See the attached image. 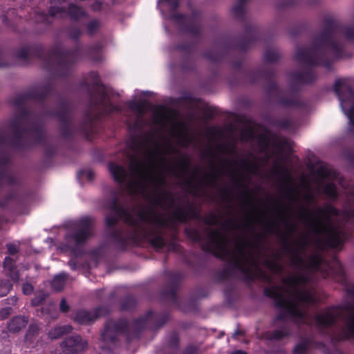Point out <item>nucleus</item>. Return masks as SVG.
<instances>
[{
	"instance_id": "obj_62",
	"label": "nucleus",
	"mask_w": 354,
	"mask_h": 354,
	"mask_svg": "<svg viewBox=\"0 0 354 354\" xmlns=\"http://www.w3.org/2000/svg\"><path fill=\"white\" fill-rule=\"evenodd\" d=\"M231 12L234 17L242 19L245 16V5L236 3L232 8Z\"/></svg>"
},
{
	"instance_id": "obj_24",
	"label": "nucleus",
	"mask_w": 354,
	"mask_h": 354,
	"mask_svg": "<svg viewBox=\"0 0 354 354\" xmlns=\"http://www.w3.org/2000/svg\"><path fill=\"white\" fill-rule=\"evenodd\" d=\"M6 146H9L8 137L3 133H0V189L3 185V180L6 178L9 173L6 170V166L10 162V156L5 149Z\"/></svg>"
},
{
	"instance_id": "obj_54",
	"label": "nucleus",
	"mask_w": 354,
	"mask_h": 354,
	"mask_svg": "<svg viewBox=\"0 0 354 354\" xmlns=\"http://www.w3.org/2000/svg\"><path fill=\"white\" fill-rule=\"evenodd\" d=\"M203 57L214 63H218L223 60L222 53L214 49L205 51Z\"/></svg>"
},
{
	"instance_id": "obj_10",
	"label": "nucleus",
	"mask_w": 354,
	"mask_h": 354,
	"mask_svg": "<svg viewBox=\"0 0 354 354\" xmlns=\"http://www.w3.org/2000/svg\"><path fill=\"white\" fill-rule=\"evenodd\" d=\"M46 114L55 117L59 120V131L63 138L69 139L72 138L73 129L71 124L73 115L71 104L69 101L64 99L60 100L57 109L48 111Z\"/></svg>"
},
{
	"instance_id": "obj_26",
	"label": "nucleus",
	"mask_w": 354,
	"mask_h": 354,
	"mask_svg": "<svg viewBox=\"0 0 354 354\" xmlns=\"http://www.w3.org/2000/svg\"><path fill=\"white\" fill-rule=\"evenodd\" d=\"M277 308L280 310H286V312L291 318H298L299 319H303L305 317L304 313L301 310L298 304L286 298H285L283 300L277 301Z\"/></svg>"
},
{
	"instance_id": "obj_61",
	"label": "nucleus",
	"mask_w": 354,
	"mask_h": 354,
	"mask_svg": "<svg viewBox=\"0 0 354 354\" xmlns=\"http://www.w3.org/2000/svg\"><path fill=\"white\" fill-rule=\"evenodd\" d=\"M337 344H337L336 345H333L335 346V349L333 351H331L329 348L326 346L325 343H324L323 342H315L316 347L322 349L323 353L324 354H344V353L341 350L336 348Z\"/></svg>"
},
{
	"instance_id": "obj_17",
	"label": "nucleus",
	"mask_w": 354,
	"mask_h": 354,
	"mask_svg": "<svg viewBox=\"0 0 354 354\" xmlns=\"http://www.w3.org/2000/svg\"><path fill=\"white\" fill-rule=\"evenodd\" d=\"M244 30L245 35L240 37L235 44V47L242 51L248 50L257 41L260 40L262 36L259 28L257 26L245 24Z\"/></svg>"
},
{
	"instance_id": "obj_19",
	"label": "nucleus",
	"mask_w": 354,
	"mask_h": 354,
	"mask_svg": "<svg viewBox=\"0 0 354 354\" xmlns=\"http://www.w3.org/2000/svg\"><path fill=\"white\" fill-rule=\"evenodd\" d=\"M59 347L60 351H55L53 354H77L86 349L87 342L80 335H75L66 338L60 344Z\"/></svg>"
},
{
	"instance_id": "obj_7",
	"label": "nucleus",
	"mask_w": 354,
	"mask_h": 354,
	"mask_svg": "<svg viewBox=\"0 0 354 354\" xmlns=\"http://www.w3.org/2000/svg\"><path fill=\"white\" fill-rule=\"evenodd\" d=\"M165 5L171 12L169 20L178 26L181 32L188 33L194 37L201 35V12L197 9L192 10L190 15L176 12L181 0H163Z\"/></svg>"
},
{
	"instance_id": "obj_4",
	"label": "nucleus",
	"mask_w": 354,
	"mask_h": 354,
	"mask_svg": "<svg viewBox=\"0 0 354 354\" xmlns=\"http://www.w3.org/2000/svg\"><path fill=\"white\" fill-rule=\"evenodd\" d=\"M169 319V315L167 313H154L149 310L144 316L133 320L132 330H130L129 323L127 319H109L104 324L101 339L104 342L115 344L118 342L120 335H124L127 343H130L135 339H139L143 330H158Z\"/></svg>"
},
{
	"instance_id": "obj_38",
	"label": "nucleus",
	"mask_w": 354,
	"mask_h": 354,
	"mask_svg": "<svg viewBox=\"0 0 354 354\" xmlns=\"http://www.w3.org/2000/svg\"><path fill=\"white\" fill-rule=\"evenodd\" d=\"M171 217L175 224L176 223H187L188 222L187 207L178 206L172 212Z\"/></svg>"
},
{
	"instance_id": "obj_39",
	"label": "nucleus",
	"mask_w": 354,
	"mask_h": 354,
	"mask_svg": "<svg viewBox=\"0 0 354 354\" xmlns=\"http://www.w3.org/2000/svg\"><path fill=\"white\" fill-rule=\"evenodd\" d=\"M282 290L281 286H274L273 288L266 287L263 290V295L274 300V306L277 308V301L283 300L286 297L280 292Z\"/></svg>"
},
{
	"instance_id": "obj_50",
	"label": "nucleus",
	"mask_w": 354,
	"mask_h": 354,
	"mask_svg": "<svg viewBox=\"0 0 354 354\" xmlns=\"http://www.w3.org/2000/svg\"><path fill=\"white\" fill-rule=\"evenodd\" d=\"M310 344V339L307 338L302 339L295 346L292 351L293 354H307Z\"/></svg>"
},
{
	"instance_id": "obj_30",
	"label": "nucleus",
	"mask_w": 354,
	"mask_h": 354,
	"mask_svg": "<svg viewBox=\"0 0 354 354\" xmlns=\"http://www.w3.org/2000/svg\"><path fill=\"white\" fill-rule=\"evenodd\" d=\"M326 19H330L331 20H333L334 21V23L336 25V27H335V29L334 33H333V39L339 45L340 47H342L341 45L335 39V32H337V31L342 30V32L344 35V37H345L347 41H351V42H354V28L353 27H352V26H345L343 28H341V26H340V24H339V22L335 21L332 17H326L323 20V28H322V29H324V28L325 20ZM322 30H322L319 32H321ZM341 49H342V56L340 57H339V59H340V58H342L343 57V49H342V48H341ZM337 59H338V58Z\"/></svg>"
},
{
	"instance_id": "obj_32",
	"label": "nucleus",
	"mask_w": 354,
	"mask_h": 354,
	"mask_svg": "<svg viewBox=\"0 0 354 354\" xmlns=\"http://www.w3.org/2000/svg\"><path fill=\"white\" fill-rule=\"evenodd\" d=\"M109 237L115 242V248L120 250H126L129 243V237L126 235L122 230H114L109 234Z\"/></svg>"
},
{
	"instance_id": "obj_28",
	"label": "nucleus",
	"mask_w": 354,
	"mask_h": 354,
	"mask_svg": "<svg viewBox=\"0 0 354 354\" xmlns=\"http://www.w3.org/2000/svg\"><path fill=\"white\" fill-rule=\"evenodd\" d=\"M180 339L176 331H172L166 338L162 354H178Z\"/></svg>"
},
{
	"instance_id": "obj_27",
	"label": "nucleus",
	"mask_w": 354,
	"mask_h": 354,
	"mask_svg": "<svg viewBox=\"0 0 354 354\" xmlns=\"http://www.w3.org/2000/svg\"><path fill=\"white\" fill-rule=\"evenodd\" d=\"M91 236L84 231L75 229L66 235L65 240L66 243L72 246V252H75L77 246L84 245Z\"/></svg>"
},
{
	"instance_id": "obj_41",
	"label": "nucleus",
	"mask_w": 354,
	"mask_h": 354,
	"mask_svg": "<svg viewBox=\"0 0 354 354\" xmlns=\"http://www.w3.org/2000/svg\"><path fill=\"white\" fill-rule=\"evenodd\" d=\"M102 45L100 43H96L88 46L86 49V55L94 61H100L102 59Z\"/></svg>"
},
{
	"instance_id": "obj_11",
	"label": "nucleus",
	"mask_w": 354,
	"mask_h": 354,
	"mask_svg": "<svg viewBox=\"0 0 354 354\" xmlns=\"http://www.w3.org/2000/svg\"><path fill=\"white\" fill-rule=\"evenodd\" d=\"M138 234H141L144 238H148L150 245L157 251L162 250L167 246L169 252H178L181 246L176 241H171L167 243L164 235L156 230L147 232L142 227L139 230Z\"/></svg>"
},
{
	"instance_id": "obj_29",
	"label": "nucleus",
	"mask_w": 354,
	"mask_h": 354,
	"mask_svg": "<svg viewBox=\"0 0 354 354\" xmlns=\"http://www.w3.org/2000/svg\"><path fill=\"white\" fill-rule=\"evenodd\" d=\"M11 203H14L16 206L24 205L26 203V196L12 191L3 198L0 199V207L6 208Z\"/></svg>"
},
{
	"instance_id": "obj_42",
	"label": "nucleus",
	"mask_w": 354,
	"mask_h": 354,
	"mask_svg": "<svg viewBox=\"0 0 354 354\" xmlns=\"http://www.w3.org/2000/svg\"><path fill=\"white\" fill-rule=\"evenodd\" d=\"M72 329L73 328L71 325L55 326L49 331L48 336L53 339H58L62 335L71 333Z\"/></svg>"
},
{
	"instance_id": "obj_18",
	"label": "nucleus",
	"mask_w": 354,
	"mask_h": 354,
	"mask_svg": "<svg viewBox=\"0 0 354 354\" xmlns=\"http://www.w3.org/2000/svg\"><path fill=\"white\" fill-rule=\"evenodd\" d=\"M109 208L116 214V216L120 217V218H124L125 222L133 227L135 234L138 236V232L141 229L142 226L133 219L128 209L120 203V200L115 194H113V197L109 201Z\"/></svg>"
},
{
	"instance_id": "obj_47",
	"label": "nucleus",
	"mask_w": 354,
	"mask_h": 354,
	"mask_svg": "<svg viewBox=\"0 0 354 354\" xmlns=\"http://www.w3.org/2000/svg\"><path fill=\"white\" fill-rule=\"evenodd\" d=\"M322 192L330 200L336 201L338 199L337 189L333 183H326L322 187Z\"/></svg>"
},
{
	"instance_id": "obj_59",
	"label": "nucleus",
	"mask_w": 354,
	"mask_h": 354,
	"mask_svg": "<svg viewBox=\"0 0 354 354\" xmlns=\"http://www.w3.org/2000/svg\"><path fill=\"white\" fill-rule=\"evenodd\" d=\"M218 179V176L217 175V171L215 169L214 166L212 165V173L210 174H207L203 177V180L207 185L214 186Z\"/></svg>"
},
{
	"instance_id": "obj_37",
	"label": "nucleus",
	"mask_w": 354,
	"mask_h": 354,
	"mask_svg": "<svg viewBox=\"0 0 354 354\" xmlns=\"http://www.w3.org/2000/svg\"><path fill=\"white\" fill-rule=\"evenodd\" d=\"M317 212L319 215L323 216L324 219V221L323 222L326 224H330V221L331 216H338L339 214L338 209L330 204H326L323 208L318 207Z\"/></svg>"
},
{
	"instance_id": "obj_43",
	"label": "nucleus",
	"mask_w": 354,
	"mask_h": 354,
	"mask_svg": "<svg viewBox=\"0 0 354 354\" xmlns=\"http://www.w3.org/2000/svg\"><path fill=\"white\" fill-rule=\"evenodd\" d=\"M308 281L309 277L306 274L293 276L291 277L285 278L282 280L283 283L288 286L306 284Z\"/></svg>"
},
{
	"instance_id": "obj_34",
	"label": "nucleus",
	"mask_w": 354,
	"mask_h": 354,
	"mask_svg": "<svg viewBox=\"0 0 354 354\" xmlns=\"http://www.w3.org/2000/svg\"><path fill=\"white\" fill-rule=\"evenodd\" d=\"M3 268L6 274L14 282H18L19 280V272L16 266V261L10 257H5L3 260Z\"/></svg>"
},
{
	"instance_id": "obj_9",
	"label": "nucleus",
	"mask_w": 354,
	"mask_h": 354,
	"mask_svg": "<svg viewBox=\"0 0 354 354\" xmlns=\"http://www.w3.org/2000/svg\"><path fill=\"white\" fill-rule=\"evenodd\" d=\"M248 245L246 241H241L238 243L237 249L239 253L241 254L240 257H237L233 255V259L230 260L231 266L237 270H239L244 277V280L248 283H252L257 279L263 278L266 280H270L268 276L258 266L256 260L254 259L252 253H249L251 263L253 266L256 267V270L254 271L252 269L247 266L248 259L245 257V247Z\"/></svg>"
},
{
	"instance_id": "obj_46",
	"label": "nucleus",
	"mask_w": 354,
	"mask_h": 354,
	"mask_svg": "<svg viewBox=\"0 0 354 354\" xmlns=\"http://www.w3.org/2000/svg\"><path fill=\"white\" fill-rule=\"evenodd\" d=\"M48 13L51 19L54 17L64 19L66 17V8L62 6L52 5L49 6Z\"/></svg>"
},
{
	"instance_id": "obj_52",
	"label": "nucleus",
	"mask_w": 354,
	"mask_h": 354,
	"mask_svg": "<svg viewBox=\"0 0 354 354\" xmlns=\"http://www.w3.org/2000/svg\"><path fill=\"white\" fill-rule=\"evenodd\" d=\"M136 306V300L133 296L125 297L121 302L120 309L123 311L133 310Z\"/></svg>"
},
{
	"instance_id": "obj_12",
	"label": "nucleus",
	"mask_w": 354,
	"mask_h": 354,
	"mask_svg": "<svg viewBox=\"0 0 354 354\" xmlns=\"http://www.w3.org/2000/svg\"><path fill=\"white\" fill-rule=\"evenodd\" d=\"M167 281L161 291L162 297L172 304L178 303V291L180 287L183 274L178 272H167Z\"/></svg>"
},
{
	"instance_id": "obj_49",
	"label": "nucleus",
	"mask_w": 354,
	"mask_h": 354,
	"mask_svg": "<svg viewBox=\"0 0 354 354\" xmlns=\"http://www.w3.org/2000/svg\"><path fill=\"white\" fill-rule=\"evenodd\" d=\"M295 296L299 301L306 304H313L315 302L313 295L308 290H297Z\"/></svg>"
},
{
	"instance_id": "obj_45",
	"label": "nucleus",
	"mask_w": 354,
	"mask_h": 354,
	"mask_svg": "<svg viewBox=\"0 0 354 354\" xmlns=\"http://www.w3.org/2000/svg\"><path fill=\"white\" fill-rule=\"evenodd\" d=\"M153 202L158 205H160L163 202H169L171 205L169 207H171L174 203V196L171 192L163 190L161 193L154 196Z\"/></svg>"
},
{
	"instance_id": "obj_55",
	"label": "nucleus",
	"mask_w": 354,
	"mask_h": 354,
	"mask_svg": "<svg viewBox=\"0 0 354 354\" xmlns=\"http://www.w3.org/2000/svg\"><path fill=\"white\" fill-rule=\"evenodd\" d=\"M322 257L319 254H314L309 257L308 263L304 269L317 270L322 263Z\"/></svg>"
},
{
	"instance_id": "obj_57",
	"label": "nucleus",
	"mask_w": 354,
	"mask_h": 354,
	"mask_svg": "<svg viewBox=\"0 0 354 354\" xmlns=\"http://www.w3.org/2000/svg\"><path fill=\"white\" fill-rule=\"evenodd\" d=\"M280 59L279 53L272 49H268L264 53V59L267 63H274Z\"/></svg>"
},
{
	"instance_id": "obj_31",
	"label": "nucleus",
	"mask_w": 354,
	"mask_h": 354,
	"mask_svg": "<svg viewBox=\"0 0 354 354\" xmlns=\"http://www.w3.org/2000/svg\"><path fill=\"white\" fill-rule=\"evenodd\" d=\"M33 21L38 26L36 32L39 34L46 30L53 22V19L50 18L48 13L47 14L44 11L36 12Z\"/></svg>"
},
{
	"instance_id": "obj_5",
	"label": "nucleus",
	"mask_w": 354,
	"mask_h": 354,
	"mask_svg": "<svg viewBox=\"0 0 354 354\" xmlns=\"http://www.w3.org/2000/svg\"><path fill=\"white\" fill-rule=\"evenodd\" d=\"M53 87L51 83H46L37 87H32L23 93L16 95L11 103L17 111L14 118L9 122V128L12 132V138L10 144L15 148H27L30 146L28 142H22V136L28 129L22 124H28L31 119V112L24 106L30 100L36 101L44 104L46 97L52 94Z\"/></svg>"
},
{
	"instance_id": "obj_53",
	"label": "nucleus",
	"mask_w": 354,
	"mask_h": 354,
	"mask_svg": "<svg viewBox=\"0 0 354 354\" xmlns=\"http://www.w3.org/2000/svg\"><path fill=\"white\" fill-rule=\"evenodd\" d=\"M234 183L236 186L239 187L244 188V192L241 194L242 196H243L244 198V203H246L248 199H251L252 198L251 192L249 190L248 187L244 184L242 177H239L234 179Z\"/></svg>"
},
{
	"instance_id": "obj_63",
	"label": "nucleus",
	"mask_w": 354,
	"mask_h": 354,
	"mask_svg": "<svg viewBox=\"0 0 354 354\" xmlns=\"http://www.w3.org/2000/svg\"><path fill=\"white\" fill-rule=\"evenodd\" d=\"M241 167L247 171L254 174L257 169V165L254 162H251L247 159H242L241 160Z\"/></svg>"
},
{
	"instance_id": "obj_6",
	"label": "nucleus",
	"mask_w": 354,
	"mask_h": 354,
	"mask_svg": "<svg viewBox=\"0 0 354 354\" xmlns=\"http://www.w3.org/2000/svg\"><path fill=\"white\" fill-rule=\"evenodd\" d=\"M248 77L252 84L258 82L261 78L268 82L265 86L266 92L269 95H273L277 103L284 107L303 108L304 103L298 98L288 97L281 95V91L274 81L276 71L271 67L259 68L248 71Z\"/></svg>"
},
{
	"instance_id": "obj_21",
	"label": "nucleus",
	"mask_w": 354,
	"mask_h": 354,
	"mask_svg": "<svg viewBox=\"0 0 354 354\" xmlns=\"http://www.w3.org/2000/svg\"><path fill=\"white\" fill-rule=\"evenodd\" d=\"M345 309L348 311H354V303L347 305ZM349 339H354V313L348 319L346 330H342L331 335L330 342L333 345H336Z\"/></svg>"
},
{
	"instance_id": "obj_44",
	"label": "nucleus",
	"mask_w": 354,
	"mask_h": 354,
	"mask_svg": "<svg viewBox=\"0 0 354 354\" xmlns=\"http://www.w3.org/2000/svg\"><path fill=\"white\" fill-rule=\"evenodd\" d=\"M77 229L86 232L88 235H92L93 221L92 218L85 216L82 218L76 224Z\"/></svg>"
},
{
	"instance_id": "obj_16",
	"label": "nucleus",
	"mask_w": 354,
	"mask_h": 354,
	"mask_svg": "<svg viewBox=\"0 0 354 354\" xmlns=\"http://www.w3.org/2000/svg\"><path fill=\"white\" fill-rule=\"evenodd\" d=\"M109 310L106 306H99L93 311L84 309L77 310L71 315V318L74 322L80 325L92 324L100 317L109 314Z\"/></svg>"
},
{
	"instance_id": "obj_8",
	"label": "nucleus",
	"mask_w": 354,
	"mask_h": 354,
	"mask_svg": "<svg viewBox=\"0 0 354 354\" xmlns=\"http://www.w3.org/2000/svg\"><path fill=\"white\" fill-rule=\"evenodd\" d=\"M209 241L201 246L203 251L213 254L215 257L222 261L228 260L230 261L233 259L231 257V252L227 246V239L226 236L221 233L219 230H212L209 234ZM230 266H231L230 262ZM225 268L218 273V279L221 281L227 279L231 276V269Z\"/></svg>"
},
{
	"instance_id": "obj_56",
	"label": "nucleus",
	"mask_w": 354,
	"mask_h": 354,
	"mask_svg": "<svg viewBox=\"0 0 354 354\" xmlns=\"http://www.w3.org/2000/svg\"><path fill=\"white\" fill-rule=\"evenodd\" d=\"M129 106L131 109L143 113L145 110L151 106V104L148 100H144L138 102H131Z\"/></svg>"
},
{
	"instance_id": "obj_25",
	"label": "nucleus",
	"mask_w": 354,
	"mask_h": 354,
	"mask_svg": "<svg viewBox=\"0 0 354 354\" xmlns=\"http://www.w3.org/2000/svg\"><path fill=\"white\" fill-rule=\"evenodd\" d=\"M131 171L140 180L145 182L150 180L158 189H161L165 185V180L162 176L154 178L150 174L145 173L144 166L141 162H138L133 164L131 165Z\"/></svg>"
},
{
	"instance_id": "obj_3",
	"label": "nucleus",
	"mask_w": 354,
	"mask_h": 354,
	"mask_svg": "<svg viewBox=\"0 0 354 354\" xmlns=\"http://www.w3.org/2000/svg\"><path fill=\"white\" fill-rule=\"evenodd\" d=\"M89 77L94 80L92 87L86 82L82 83V86L87 88L88 106L91 109H100V111L93 113L91 110L86 111L79 129L84 138L88 141H91L98 133L96 122L100 120L101 115H111L120 111L121 109L111 102L105 85L101 82L98 73L91 71L89 73Z\"/></svg>"
},
{
	"instance_id": "obj_22",
	"label": "nucleus",
	"mask_w": 354,
	"mask_h": 354,
	"mask_svg": "<svg viewBox=\"0 0 354 354\" xmlns=\"http://www.w3.org/2000/svg\"><path fill=\"white\" fill-rule=\"evenodd\" d=\"M334 92L340 102V106L344 109L346 103L354 104V90L344 81L336 80L334 84Z\"/></svg>"
},
{
	"instance_id": "obj_64",
	"label": "nucleus",
	"mask_w": 354,
	"mask_h": 354,
	"mask_svg": "<svg viewBox=\"0 0 354 354\" xmlns=\"http://www.w3.org/2000/svg\"><path fill=\"white\" fill-rule=\"evenodd\" d=\"M344 113L347 115L350 122L354 126V104L346 103L344 109L341 106Z\"/></svg>"
},
{
	"instance_id": "obj_15",
	"label": "nucleus",
	"mask_w": 354,
	"mask_h": 354,
	"mask_svg": "<svg viewBox=\"0 0 354 354\" xmlns=\"http://www.w3.org/2000/svg\"><path fill=\"white\" fill-rule=\"evenodd\" d=\"M308 244V239L306 237H304L298 241L299 247L297 248H294L288 243V237H283V248L286 252L291 255V265L292 266L301 270H304L306 267V263L302 257L301 253Z\"/></svg>"
},
{
	"instance_id": "obj_13",
	"label": "nucleus",
	"mask_w": 354,
	"mask_h": 354,
	"mask_svg": "<svg viewBox=\"0 0 354 354\" xmlns=\"http://www.w3.org/2000/svg\"><path fill=\"white\" fill-rule=\"evenodd\" d=\"M28 131L22 136V142H28L30 146L27 148H15L11 145L10 142L12 136L8 137L9 146L15 150H26L31 148L33 145H40L43 143L46 139V132L44 124L41 122H36L30 128L26 127Z\"/></svg>"
},
{
	"instance_id": "obj_1",
	"label": "nucleus",
	"mask_w": 354,
	"mask_h": 354,
	"mask_svg": "<svg viewBox=\"0 0 354 354\" xmlns=\"http://www.w3.org/2000/svg\"><path fill=\"white\" fill-rule=\"evenodd\" d=\"M335 27L333 20L326 19L323 30L313 37L310 46L297 49L295 59L308 68L290 74L292 91H297V84H310L315 81L317 75L311 67L324 66L331 70L333 62L342 56L341 47L333 39Z\"/></svg>"
},
{
	"instance_id": "obj_60",
	"label": "nucleus",
	"mask_w": 354,
	"mask_h": 354,
	"mask_svg": "<svg viewBox=\"0 0 354 354\" xmlns=\"http://www.w3.org/2000/svg\"><path fill=\"white\" fill-rule=\"evenodd\" d=\"M100 27V23L97 19L90 21L86 26V34L89 36L95 35Z\"/></svg>"
},
{
	"instance_id": "obj_36",
	"label": "nucleus",
	"mask_w": 354,
	"mask_h": 354,
	"mask_svg": "<svg viewBox=\"0 0 354 354\" xmlns=\"http://www.w3.org/2000/svg\"><path fill=\"white\" fill-rule=\"evenodd\" d=\"M291 335L290 327L288 325H283L278 329H275L268 334L270 340L281 341Z\"/></svg>"
},
{
	"instance_id": "obj_35",
	"label": "nucleus",
	"mask_w": 354,
	"mask_h": 354,
	"mask_svg": "<svg viewBox=\"0 0 354 354\" xmlns=\"http://www.w3.org/2000/svg\"><path fill=\"white\" fill-rule=\"evenodd\" d=\"M28 322L26 316L17 315L13 317L7 324V328L10 333H17L24 328Z\"/></svg>"
},
{
	"instance_id": "obj_51",
	"label": "nucleus",
	"mask_w": 354,
	"mask_h": 354,
	"mask_svg": "<svg viewBox=\"0 0 354 354\" xmlns=\"http://www.w3.org/2000/svg\"><path fill=\"white\" fill-rule=\"evenodd\" d=\"M185 234L189 240L194 242L201 243L203 241L202 234L196 228L186 227Z\"/></svg>"
},
{
	"instance_id": "obj_2",
	"label": "nucleus",
	"mask_w": 354,
	"mask_h": 354,
	"mask_svg": "<svg viewBox=\"0 0 354 354\" xmlns=\"http://www.w3.org/2000/svg\"><path fill=\"white\" fill-rule=\"evenodd\" d=\"M66 32L70 39L77 42L73 49H64L60 43H55L48 50H46L42 44H33L20 48L16 53V57L26 64H29L32 59H38L48 71L53 64V72L55 76H68L73 65L82 57L83 48L79 42L82 31L77 26L71 25L66 28Z\"/></svg>"
},
{
	"instance_id": "obj_20",
	"label": "nucleus",
	"mask_w": 354,
	"mask_h": 354,
	"mask_svg": "<svg viewBox=\"0 0 354 354\" xmlns=\"http://www.w3.org/2000/svg\"><path fill=\"white\" fill-rule=\"evenodd\" d=\"M138 217L141 221H149L154 223L158 228L175 229V223L171 217L170 219L158 216L152 209L142 210L138 213Z\"/></svg>"
},
{
	"instance_id": "obj_33",
	"label": "nucleus",
	"mask_w": 354,
	"mask_h": 354,
	"mask_svg": "<svg viewBox=\"0 0 354 354\" xmlns=\"http://www.w3.org/2000/svg\"><path fill=\"white\" fill-rule=\"evenodd\" d=\"M109 170L116 183L122 185L125 182L127 173L123 166L111 162L109 163Z\"/></svg>"
},
{
	"instance_id": "obj_48",
	"label": "nucleus",
	"mask_w": 354,
	"mask_h": 354,
	"mask_svg": "<svg viewBox=\"0 0 354 354\" xmlns=\"http://www.w3.org/2000/svg\"><path fill=\"white\" fill-rule=\"evenodd\" d=\"M67 274L61 273L56 275L51 282V286L56 292H60L64 289Z\"/></svg>"
},
{
	"instance_id": "obj_23",
	"label": "nucleus",
	"mask_w": 354,
	"mask_h": 354,
	"mask_svg": "<svg viewBox=\"0 0 354 354\" xmlns=\"http://www.w3.org/2000/svg\"><path fill=\"white\" fill-rule=\"evenodd\" d=\"M316 326L319 329L329 328L333 326L337 320V313L335 307L327 308L323 313L315 317Z\"/></svg>"
},
{
	"instance_id": "obj_58",
	"label": "nucleus",
	"mask_w": 354,
	"mask_h": 354,
	"mask_svg": "<svg viewBox=\"0 0 354 354\" xmlns=\"http://www.w3.org/2000/svg\"><path fill=\"white\" fill-rule=\"evenodd\" d=\"M189 167H190V162L187 157L184 156L178 162V164L174 167H172L171 169H172L174 174L177 175V173L176 172V169H178V170H180L181 171H187L189 169Z\"/></svg>"
},
{
	"instance_id": "obj_14",
	"label": "nucleus",
	"mask_w": 354,
	"mask_h": 354,
	"mask_svg": "<svg viewBox=\"0 0 354 354\" xmlns=\"http://www.w3.org/2000/svg\"><path fill=\"white\" fill-rule=\"evenodd\" d=\"M311 230L316 234H326V243L330 248H335L342 243L340 232L330 224L317 219L311 226Z\"/></svg>"
},
{
	"instance_id": "obj_40",
	"label": "nucleus",
	"mask_w": 354,
	"mask_h": 354,
	"mask_svg": "<svg viewBox=\"0 0 354 354\" xmlns=\"http://www.w3.org/2000/svg\"><path fill=\"white\" fill-rule=\"evenodd\" d=\"M68 16L71 20L78 21L80 18L86 16V12L82 8L77 6L73 3L68 5L66 8V16Z\"/></svg>"
}]
</instances>
